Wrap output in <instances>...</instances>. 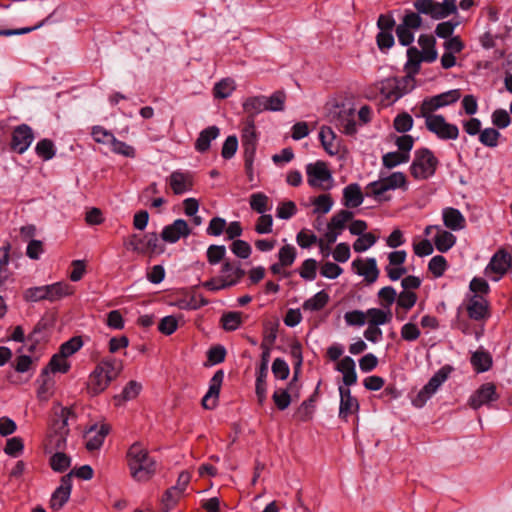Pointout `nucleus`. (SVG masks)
<instances>
[{
	"label": "nucleus",
	"instance_id": "nucleus-1",
	"mask_svg": "<svg viewBox=\"0 0 512 512\" xmlns=\"http://www.w3.org/2000/svg\"><path fill=\"white\" fill-rule=\"evenodd\" d=\"M336 369L343 374L342 380L346 386H339V417L347 420L348 416L357 413L359 410V402L356 397L352 396L349 389L350 386L357 383L355 362L351 357L345 356L338 362Z\"/></svg>",
	"mask_w": 512,
	"mask_h": 512
},
{
	"label": "nucleus",
	"instance_id": "nucleus-2",
	"mask_svg": "<svg viewBox=\"0 0 512 512\" xmlns=\"http://www.w3.org/2000/svg\"><path fill=\"white\" fill-rule=\"evenodd\" d=\"M123 364L114 357L103 358L88 377L86 389L90 396L104 392L121 373Z\"/></svg>",
	"mask_w": 512,
	"mask_h": 512
},
{
	"label": "nucleus",
	"instance_id": "nucleus-3",
	"mask_svg": "<svg viewBox=\"0 0 512 512\" xmlns=\"http://www.w3.org/2000/svg\"><path fill=\"white\" fill-rule=\"evenodd\" d=\"M127 463L131 476L137 481L149 480L155 474L157 468L156 461L139 442H135L129 447Z\"/></svg>",
	"mask_w": 512,
	"mask_h": 512
},
{
	"label": "nucleus",
	"instance_id": "nucleus-4",
	"mask_svg": "<svg viewBox=\"0 0 512 512\" xmlns=\"http://www.w3.org/2000/svg\"><path fill=\"white\" fill-rule=\"evenodd\" d=\"M74 413L68 407H61L56 415L44 442L46 453L63 451L66 448V440L69 434L68 420Z\"/></svg>",
	"mask_w": 512,
	"mask_h": 512
},
{
	"label": "nucleus",
	"instance_id": "nucleus-5",
	"mask_svg": "<svg viewBox=\"0 0 512 512\" xmlns=\"http://www.w3.org/2000/svg\"><path fill=\"white\" fill-rule=\"evenodd\" d=\"M74 289L71 285L66 282H56L51 285H44L38 287L28 288L24 292V298L26 301L39 302L42 300H48L55 302L62 299L65 296L72 295Z\"/></svg>",
	"mask_w": 512,
	"mask_h": 512
},
{
	"label": "nucleus",
	"instance_id": "nucleus-6",
	"mask_svg": "<svg viewBox=\"0 0 512 512\" xmlns=\"http://www.w3.org/2000/svg\"><path fill=\"white\" fill-rule=\"evenodd\" d=\"M438 164V159L430 149L421 148L415 151L410 173L415 179L425 180L435 174Z\"/></svg>",
	"mask_w": 512,
	"mask_h": 512
},
{
	"label": "nucleus",
	"instance_id": "nucleus-7",
	"mask_svg": "<svg viewBox=\"0 0 512 512\" xmlns=\"http://www.w3.org/2000/svg\"><path fill=\"white\" fill-rule=\"evenodd\" d=\"M124 246L141 255L152 256L164 252V246L159 243L155 232L146 233L143 236L132 234L124 241Z\"/></svg>",
	"mask_w": 512,
	"mask_h": 512
},
{
	"label": "nucleus",
	"instance_id": "nucleus-8",
	"mask_svg": "<svg viewBox=\"0 0 512 512\" xmlns=\"http://www.w3.org/2000/svg\"><path fill=\"white\" fill-rule=\"evenodd\" d=\"M413 6L419 14L435 20L444 19L457 10L456 0H443L442 3L436 0H415Z\"/></svg>",
	"mask_w": 512,
	"mask_h": 512
},
{
	"label": "nucleus",
	"instance_id": "nucleus-9",
	"mask_svg": "<svg viewBox=\"0 0 512 512\" xmlns=\"http://www.w3.org/2000/svg\"><path fill=\"white\" fill-rule=\"evenodd\" d=\"M452 370L453 368L450 365L441 367L412 399V404L417 408L423 407L438 388L448 379Z\"/></svg>",
	"mask_w": 512,
	"mask_h": 512
},
{
	"label": "nucleus",
	"instance_id": "nucleus-10",
	"mask_svg": "<svg viewBox=\"0 0 512 512\" xmlns=\"http://www.w3.org/2000/svg\"><path fill=\"white\" fill-rule=\"evenodd\" d=\"M461 96L459 89L450 90L432 97L425 98L419 108L417 117L434 116L437 109L453 104L459 100Z\"/></svg>",
	"mask_w": 512,
	"mask_h": 512
},
{
	"label": "nucleus",
	"instance_id": "nucleus-11",
	"mask_svg": "<svg viewBox=\"0 0 512 512\" xmlns=\"http://www.w3.org/2000/svg\"><path fill=\"white\" fill-rule=\"evenodd\" d=\"M428 131L441 140H455L459 136V129L455 124L448 123L443 115L423 117Z\"/></svg>",
	"mask_w": 512,
	"mask_h": 512
},
{
	"label": "nucleus",
	"instance_id": "nucleus-12",
	"mask_svg": "<svg viewBox=\"0 0 512 512\" xmlns=\"http://www.w3.org/2000/svg\"><path fill=\"white\" fill-rule=\"evenodd\" d=\"M330 122L342 133L352 136L356 134L355 111L353 108L336 106L329 113Z\"/></svg>",
	"mask_w": 512,
	"mask_h": 512
},
{
	"label": "nucleus",
	"instance_id": "nucleus-13",
	"mask_svg": "<svg viewBox=\"0 0 512 512\" xmlns=\"http://www.w3.org/2000/svg\"><path fill=\"white\" fill-rule=\"evenodd\" d=\"M512 267V256L504 248L499 249L485 268V275L499 281Z\"/></svg>",
	"mask_w": 512,
	"mask_h": 512
},
{
	"label": "nucleus",
	"instance_id": "nucleus-14",
	"mask_svg": "<svg viewBox=\"0 0 512 512\" xmlns=\"http://www.w3.org/2000/svg\"><path fill=\"white\" fill-rule=\"evenodd\" d=\"M270 353V349H262L260 364L256 371L255 393L260 405H263L267 398L266 378L268 376Z\"/></svg>",
	"mask_w": 512,
	"mask_h": 512
},
{
	"label": "nucleus",
	"instance_id": "nucleus-15",
	"mask_svg": "<svg viewBox=\"0 0 512 512\" xmlns=\"http://www.w3.org/2000/svg\"><path fill=\"white\" fill-rule=\"evenodd\" d=\"M499 399V394L497 393L496 385L492 382H486L470 396L468 400L469 406L478 410L483 405L489 406L490 403L495 402Z\"/></svg>",
	"mask_w": 512,
	"mask_h": 512
},
{
	"label": "nucleus",
	"instance_id": "nucleus-16",
	"mask_svg": "<svg viewBox=\"0 0 512 512\" xmlns=\"http://www.w3.org/2000/svg\"><path fill=\"white\" fill-rule=\"evenodd\" d=\"M34 140L32 128L27 124L16 126L11 134L10 148L18 154H23Z\"/></svg>",
	"mask_w": 512,
	"mask_h": 512
},
{
	"label": "nucleus",
	"instance_id": "nucleus-17",
	"mask_svg": "<svg viewBox=\"0 0 512 512\" xmlns=\"http://www.w3.org/2000/svg\"><path fill=\"white\" fill-rule=\"evenodd\" d=\"M72 490V473L61 478L59 487L53 492L50 499V507L53 510H60L69 500Z\"/></svg>",
	"mask_w": 512,
	"mask_h": 512
},
{
	"label": "nucleus",
	"instance_id": "nucleus-18",
	"mask_svg": "<svg viewBox=\"0 0 512 512\" xmlns=\"http://www.w3.org/2000/svg\"><path fill=\"white\" fill-rule=\"evenodd\" d=\"M191 229L183 219H176L172 224L167 225L161 232V238L168 243H176L180 238L190 235Z\"/></svg>",
	"mask_w": 512,
	"mask_h": 512
},
{
	"label": "nucleus",
	"instance_id": "nucleus-19",
	"mask_svg": "<svg viewBox=\"0 0 512 512\" xmlns=\"http://www.w3.org/2000/svg\"><path fill=\"white\" fill-rule=\"evenodd\" d=\"M466 310L469 318L482 321L489 317V302L482 295H472L467 303Z\"/></svg>",
	"mask_w": 512,
	"mask_h": 512
},
{
	"label": "nucleus",
	"instance_id": "nucleus-20",
	"mask_svg": "<svg viewBox=\"0 0 512 512\" xmlns=\"http://www.w3.org/2000/svg\"><path fill=\"white\" fill-rule=\"evenodd\" d=\"M307 181L311 187H320L322 182L331 180V172L323 161L310 163L306 166Z\"/></svg>",
	"mask_w": 512,
	"mask_h": 512
},
{
	"label": "nucleus",
	"instance_id": "nucleus-21",
	"mask_svg": "<svg viewBox=\"0 0 512 512\" xmlns=\"http://www.w3.org/2000/svg\"><path fill=\"white\" fill-rule=\"evenodd\" d=\"M223 379V370L216 371L213 377L211 378L208 392L202 399V406L205 409L212 410L217 406V400L220 394Z\"/></svg>",
	"mask_w": 512,
	"mask_h": 512
},
{
	"label": "nucleus",
	"instance_id": "nucleus-22",
	"mask_svg": "<svg viewBox=\"0 0 512 512\" xmlns=\"http://www.w3.org/2000/svg\"><path fill=\"white\" fill-rule=\"evenodd\" d=\"M257 141L258 137L255 125H252L251 127L248 124H244L241 133V143L243 147V156L244 158H248L249 163L251 158H255Z\"/></svg>",
	"mask_w": 512,
	"mask_h": 512
},
{
	"label": "nucleus",
	"instance_id": "nucleus-23",
	"mask_svg": "<svg viewBox=\"0 0 512 512\" xmlns=\"http://www.w3.org/2000/svg\"><path fill=\"white\" fill-rule=\"evenodd\" d=\"M266 97L265 96H252L248 97L243 102V110L247 114L244 124H248L252 127L255 125V117L262 111L266 110L265 107Z\"/></svg>",
	"mask_w": 512,
	"mask_h": 512
},
{
	"label": "nucleus",
	"instance_id": "nucleus-24",
	"mask_svg": "<svg viewBox=\"0 0 512 512\" xmlns=\"http://www.w3.org/2000/svg\"><path fill=\"white\" fill-rule=\"evenodd\" d=\"M353 268L356 269V272L365 277V280L372 284L374 283L379 276V269L377 267V262L374 258H368L365 261L361 259H356L352 262Z\"/></svg>",
	"mask_w": 512,
	"mask_h": 512
},
{
	"label": "nucleus",
	"instance_id": "nucleus-25",
	"mask_svg": "<svg viewBox=\"0 0 512 512\" xmlns=\"http://www.w3.org/2000/svg\"><path fill=\"white\" fill-rule=\"evenodd\" d=\"M169 184L174 194L180 195L193 187L192 176L188 173L174 171L169 176Z\"/></svg>",
	"mask_w": 512,
	"mask_h": 512
},
{
	"label": "nucleus",
	"instance_id": "nucleus-26",
	"mask_svg": "<svg viewBox=\"0 0 512 512\" xmlns=\"http://www.w3.org/2000/svg\"><path fill=\"white\" fill-rule=\"evenodd\" d=\"M109 432L110 426L108 424H102L100 428H97L96 425L92 426L87 433L86 449L88 451L100 449Z\"/></svg>",
	"mask_w": 512,
	"mask_h": 512
},
{
	"label": "nucleus",
	"instance_id": "nucleus-27",
	"mask_svg": "<svg viewBox=\"0 0 512 512\" xmlns=\"http://www.w3.org/2000/svg\"><path fill=\"white\" fill-rule=\"evenodd\" d=\"M380 93L389 103H394L402 97L398 77L386 78L381 82Z\"/></svg>",
	"mask_w": 512,
	"mask_h": 512
},
{
	"label": "nucleus",
	"instance_id": "nucleus-28",
	"mask_svg": "<svg viewBox=\"0 0 512 512\" xmlns=\"http://www.w3.org/2000/svg\"><path fill=\"white\" fill-rule=\"evenodd\" d=\"M390 189L382 178L369 183L365 187V194L368 197H372L378 202H388L391 200V196L387 194Z\"/></svg>",
	"mask_w": 512,
	"mask_h": 512
},
{
	"label": "nucleus",
	"instance_id": "nucleus-29",
	"mask_svg": "<svg viewBox=\"0 0 512 512\" xmlns=\"http://www.w3.org/2000/svg\"><path fill=\"white\" fill-rule=\"evenodd\" d=\"M364 195L357 183L347 185L343 190V204L347 208H356L362 204Z\"/></svg>",
	"mask_w": 512,
	"mask_h": 512
},
{
	"label": "nucleus",
	"instance_id": "nucleus-30",
	"mask_svg": "<svg viewBox=\"0 0 512 512\" xmlns=\"http://www.w3.org/2000/svg\"><path fill=\"white\" fill-rule=\"evenodd\" d=\"M418 44L422 48L424 62L432 63L437 59V51L435 49L436 40L432 35L421 34L418 38Z\"/></svg>",
	"mask_w": 512,
	"mask_h": 512
},
{
	"label": "nucleus",
	"instance_id": "nucleus-31",
	"mask_svg": "<svg viewBox=\"0 0 512 512\" xmlns=\"http://www.w3.org/2000/svg\"><path fill=\"white\" fill-rule=\"evenodd\" d=\"M444 225L454 231L463 229L465 226V218L458 209L448 207L443 210Z\"/></svg>",
	"mask_w": 512,
	"mask_h": 512
},
{
	"label": "nucleus",
	"instance_id": "nucleus-32",
	"mask_svg": "<svg viewBox=\"0 0 512 512\" xmlns=\"http://www.w3.org/2000/svg\"><path fill=\"white\" fill-rule=\"evenodd\" d=\"M220 133V130L216 126H209L202 130L195 142V149L204 153L209 150L211 141L216 139Z\"/></svg>",
	"mask_w": 512,
	"mask_h": 512
},
{
	"label": "nucleus",
	"instance_id": "nucleus-33",
	"mask_svg": "<svg viewBox=\"0 0 512 512\" xmlns=\"http://www.w3.org/2000/svg\"><path fill=\"white\" fill-rule=\"evenodd\" d=\"M470 362L477 373L488 371L493 364L492 356L484 350L475 351L471 356Z\"/></svg>",
	"mask_w": 512,
	"mask_h": 512
},
{
	"label": "nucleus",
	"instance_id": "nucleus-34",
	"mask_svg": "<svg viewBox=\"0 0 512 512\" xmlns=\"http://www.w3.org/2000/svg\"><path fill=\"white\" fill-rule=\"evenodd\" d=\"M424 61L423 54L416 47H409L407 49V62L405 64V71L409 74L417 75L420 71L421 62Z\"/></svg>",
	"mask_w": 512,
	"mask_h": 512
},
{
	"label": "nucleus",
	"instance_id": "nucleus-35",
	"mask_svg": "<svg viewBox=\"0 0 512 512\" xmlns=\"http://www.w3.org/2000/svg\"><path fill=\"white\" fill-rule=\"evenodd\" d=\"M456 242V237L448 231L441 230L439 231L435 238L434 244L438 251L444 253L451 249Z\"/></svg>",
	"mask_w": 512,
	"mask_h": 512
},
{
	"label": "nucleus",
	"instance_id": "nucleus-36",
	"mask_svg": "<svg viewBox=\"0 0 512 512\" xmlns=\"http://www.w3.org/2000/svg\"><path fill=\"white\" fill-rule=\"evenodd\" d=\"M353 216V213L349 210H340L331 218L328 223V229L335 230L340 233L345 228L346 223L352 220Z\"/></svg>",
	"mask_w": 512,
	"mask_h": 512
},
{
	"label": "nucleus",
	"instance_id": "nucleus-37",
	"mask_svg": "<svg viewBox=\"0 0 512 512\" xmlns=\"http://www.w3.org/2000/svg\"><path fill=\"white\" fill-rule=\"evenodd\" d=\"M319 138L324 149L331 155L338 152V147L334 145L336 135L331 127L323 126L319 132Z\"/></svg>",
	"mask_w": 512,
	"mask_h": 512
},
{
	"label": "nucleus",
	"instance_id": "nucleus-38",
	"mask_svg": "<svg viewBox=\"0 0 512 512\" xmlns=\"http://www.w3.org/2000/svg\"><path fill=\"white\" fill-rule=\"evenodd\" d=\"M329 302V295L324 291L316 293L303 303V309L308 311H319Z\"/></svg>",
	"mask_w": 512,
	"mask_h": 512
},
{
	"label": "nucleus",
	"instance_id": "nucleus-39",
	"mask_svg": "<svg viewBox=\"0 0 512 512\" xmlns=\"http://www.w3.org/2000/svg\"><path fill=\"white\" fill-rule=\"evenodd\" d=\"M235 90V82L231 78L220 80L214 85L213 95L217 99L228 98Z\"/></svg>",
	"mask_w": 512,
	"mask_h": 512
},
{
	"label": "nucleus",
	"instance_id": "nucleus-40",
	"mask_svg": "<svg viewBox=\"0 0 512 512\" xmlns=\"http://www.w3.org/2000/svg\"><path fill=\"white\" fill-rule=\"evenodd\" d=\"M220 322L225 331H235L242 324V313L237 311L224 313Z\"/></svg>",
	"mask_w": 512,
	"mask_h": 512
},
{
	"label": "nucleus",
	"instance_id": "nucleus-41",
	"mask_svg": "<svg viewBox=\"0 0 512 512\" xmlns=\"http://www.w3.org/2000/svg\"><path fill=\"white\" fill-rule=\"evenodd\" d=\"M277 322H267L264 324L263 340L261 342V349H270L275 343L278 333Z\"/></svg>",
	"mask_w": 512,
	"mask_h": 512
},
{
	"label": "nucleus",
	"instance_id": "nucleus-42",
	"mask_svg": "<svg viewBox=\"0 0 512 512\" xmlns=\"http://www.w3.org/2000/svg\"><path fill=\"white\" fill-rule=\"evenodd\" d=\"M48 369L53 373H67L70 369V364L66 360V357H63L60 353H56L51 357L48 366L43 370V374H47Z\"/></svg>",
	"mask_w": 512,
	"mask_h": 512
},
{
	"label": "nucleus",
	"instance_id": "nucleus-43",
	"mask_svg": "<svg viewBox=\"0 0 512 512\" xmlns=\"http://www.w3.org/2000/svg\"><path fill=\"white\" fill-rule=\"evenodd\" d=\"M50 458V466L55 472L66 471L71 464L70 457L63 451L53 452Z\"/></svg>",
	"mask_w": 512,
	"mask_h": 512
},
{
	"label": "nucleus",
	"instance_id": "nucleus-44",
	"mask_svg": "<svg viewBox=\"0 0 512 512\" xmlns=\"http://www.w3.org/2000/svg\"><path fill=\"white\" fill-rule=\"evenodd\" d=\"M272 400L278 410H280V411L286 410L292 402V397H291V394L289 393V389L288 388L276 389L274 391V393L272 394Z\"/></svg>",
	"mask_w": 512,
	"mask_h": 512
},
{
	"label": "nucleus",
	"instance_id": "nucleus-45",
	"mask_svg": "<svg viewBox=\"0 0 512 512\" xmlns=\"http://www.w3.org/2000/svg\"><path fill=\"white\" fill-rule=\"evenodd\" d=\"M83 346V340L81 336H74L68 341L61 344L59 352L63 357L68 358L75 354Z\"/></svg>",
	"mask_w": 512,
	"mask_h": 512
},
{
	"label": "nucleus",
	"instance_id": "nucleus-46",
	"mask_svg": "<svg viewBox=\"0 0 512 512\" xmlns=\"http://www.w3.org/2000/svg\"><path fill=\"white\" fill-rule=\"evenodd\" d=\"M286 94L283 91H276L270 97H266L265 107L268 111H283Z\"/></svg>",
	"mask_w": 512,
	"mask_h": 512
},
{
	"label": "nucleus",
	"instance_id": "nucleus-47",
	"mask_svg": "<svg viewBox=\"0 0 512 512\" xmlns=\"http://www.w3.org/2000/svg\"><path fill=\"white\" fill-rule=\"evenodd\" d=\"M35 152L43 160H50L55 156L54 143L50 139H42L37 143Z\"/></svg>",
	"mask_w": 512,
	"mask_h": 512
},
{
	"label": "nucleus",
	"instance_id": "nucleus-48",
	"mask_svg": "<svg viewBox=\"0 0 512 512\" xmlns=\"http://www.w3.org/2000/svg\"><path fill=\"white\" fill-rule=\"evenodd\" d=\"M369 317V324L374 326L383 325L391 320V313L378 308H370L366 312Z\"/></svg>",
	"mask_w": 512,
	"mask_h": 512
},
{
	"label": "nucleus",
	"instance_id": "nucleus-49",
	"mask_svg": "<svg viewBox=\"0 0 512 512\" xmlns=\"http://www.w3.org/2000/svg\"><path fill=\"white\" fill-rule=\"evenodd\" d=\"M141 384L135 380L129 381L126 386L123 388V391L120 395L115 396V400L129 401L135 399L140 391Z\"/></svg>",
	"mask_w": 512,
	"mask_h": 512
},
{
	"label": "nucleus",
	"instance_id": "nucleus-50",
	"mask_svg": "<svg viewBox=\"0 0 512 512\" xmlns=\"http://www.w3.org/2000/svg\"><path fill=\"white\" fill-rule=\"evenodd\" d=\"M382 179L390 190H395L398 188L404 190L407 189V178L403 172H393L389 176L383 177Z\"/></svg>",
	"mask_w": 512,
	"mask_h": 512
},
{
	"label": "nucleus",
	"instance_id": "nucleus-51",
	"mask_svg": "<svg viewBox=\"0 0 512 512\" xmlns=\"http://www.w3.org/2000/svg\"><path fill=\"white\" fill-rule=\"evenodd\" d=\"M410 155L403 154L401 152H389L383 155L382 162L383 165L388 168H394L401 163H406L409 161Z\"/></svg>",
	"mask_w": 512,
	"mask_h": 512
},
{
	"label": "nucleus",
	"instance_id": "nucleus-52",
	"mask_svg": "<svg viewBox=\"0 0 512 512\" xmlns=\"http://www.w3.org/2000/svg\"><path fill=\"white\" fill-rule=\"evenodd\" d=\"M269 198L261 192L250 196V207L257 213L264 214L268 210Z\"/></svg>",
	"mask_w": 512,
	"mask_h": 512
},
{
	"label": "nucleus",
	"instance_id": "nucleus-53",
	"mask_svg": "<svg viewBox=\"0 0 512 512\" xmlns=\"http://www.w3.org/2000/svg\"><path fill=\"white\" fill-rule=\"evenodd\" d=\"M377 241V237L372 233H365L360 235L353 243V249L355 252H364L373 246Z\"/></svg>",
	"mask_w": 512,
	"mask_h": 512
},
{
	"label": "nucleus",
	"instance_id": "nucleus-54",
	"mask_svg": "<svg viewBox=\"0 0 512 512\" xmlns=\"http://www.w3.org/2000/svg\"><path fill=\"white\" fill-rule=\"evenodd\" d=\"M448 267L445 257L436 255L429 261L428 269L434 275V277H441Z\"/></svg>",
	"mask_w": 512,
	"mask_h": 512
},
{
	"label": "nucleus",
	"instance_id": "nucleus-55",
	"mask_svg": "<svg viewBox=\"0 0 512 512\" xmlns=\"http://www.w3.org/2000/svg\"><path fill=\"white\" fill-rule=\"evenodd\" d=\"M312 204L315 206L314 213H328L333 205L332 197L329 194H321L314 198Z\"/></svg>",
	"mask_w": 512,
	"mask_h": 512
},
{
	"label": "nucleus",
	"instance_id": "nucleus-56",
	"mask_svg": "<svg viewBox=\"0 0 512 512\" xmlns=\"http://www.w3.org/2000/svg\"><path fill=\"white\" fill-rule=\"evenodd\" d=\"M110 145L112 151L116 154H120L129 158H134L136 155L134 147L128 145L123 141L116 139L115 136L111 140Z\"/></svg>",
	"mask_w": 512,
	"mask_h": 512
},
{
	"label": "nucleus",
	"instance_id": "nucleus-57",
	"mask_svg": "<svg viewBox=\"0 0 512 512\" xmlns=\"http://www.w3.org/2000/svg\"><path fill=\"white\" fill-rule=\"evenodd\" d=\"M316 271L317 261L315 259L309 258L302 263L299 269V274L303 279L312 281L316 278Z\"/></svg>",
	"mask_w": 512,
	"mask_h": 512
},
{
	"label": "nucleus",
	"instance_id": "nucleus-58",
	"mask_svg": "<svg viewBox=\"0 0 512 512\" xmlns=\"http://www.w3.org/2000/svg\"><path fill=\"white\" fill-rule=\"evenodd\" d=\"M226 254L224 245H210L207 249V261L211 265H216L221 262Z\"/></svg>",
	"mask_w": 512,
	"mask_h": 512
},
{
	"label": "nucleus",
	"instance_id": "nucleus-59",
	"mask_svg": "<svg viewBox=\"0 0 512 512\" xmlns=\"http://www.w3.org/2000/svg\"><path fill=\"white\" fill-rule=\"evenodd\" d=\"M499 137L500 133L498 130L494 128H486L481 131L479 141L487 147H496L498 145Z\"/></svg>",
	"mask_w": 512,
	"mask_h": 512
},
{
	"label": "nucleus",
	"instance_id": "nucleus-60",
	"mask_svg": "<svg viewBox=\"0 0 512 512\" xmlns=\"http://www.w3.org/2000/svg\"><path fill=\"white\" fill-rule=\"evenodd\" d=\"M296 249L294 246L287 244L280 248L278 257L279 262L282 263L285 267L291 266L296 259Z\"/></svg>",
	"mask_w": 512,
	"mask_h": 512
},
{
	"label": "nucleus",
	"instance_id": "nucleus-61",
	"mask_svg": "<svg viewBox=\"0 0 512 512\" xmlns=\"http://www.w3.org/2000/svg\"><path fill=\"white\" fill-rule=\"evenodd\" d=\"M393 126L397 132H408L413 126V119L408 113L403 112L396 116Z\"/></svg>",
	"mask_w": 512,
	"mask_h": 512
},
{
	"label": "nucleus",
	"instance_id": "nucleus-62",
	"mask_svg": "<svg viewBox=\"0 0 512 512\" xmlns=\"http://www.w3.org/2000/svg\"><path fill=\"white\" fill-rule=\"evenodd\" d=\"M231 251L239 258L247 259L251 255V246L248 242L236 239L230 245Z\"/></svg>",
	"mask_w": 512,
	"mask_h": 512
},
{
	"label": "nucleus",
	"instance_id": "nucleus-63",
	"mask_svg": "<svg viewBox=\"0 0 512 512\" xmlns=\"http://www.w3.org/2000/svg\"><path fill=\"white\" fill-rule=\"evenodd\" d=\"M296 212V204L293 201L288 200L279 204V206L277 207L276 215L280 219L287 220L293 217L296 214Z\"/></svg>",
	"mask_w": 512,
	"mask_h": 512
},
{
	"label": "nucleus",
	"instance_id": "nucleus-64",
	"mask_svg": "<svg viewBox=\"0 0 512 512\" xmlns=\"http://www.w3.org/2000/svg\"><path fill=\"white\" fill-rule=\"evenodd\" d=\"M24 449L23 440L20 437H12L7 440L4 452L12 457H17Z\"/></svg>",
	"mask_w": 512,
	"mask_h": 512
}]
</instances>
